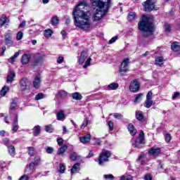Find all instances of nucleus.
I'll use <instances>...</instances> for the list:
<instances>
[{"instance_id": "f257e3e1", "label": "nucleus", "mask_w": 180, "mask_h": 180, "mask_svg": "<svg viewBox=\"0 0 180 180\" xmlns=\"http://www.w3.org/2000/svg\"><path fill=\"white\" fill-rule=\"evenodd\" d=\"M86 1L79 2L73 10V17L75 25L83 30H88L91 27V19L88 15V12H84V9L86 6Z\"/></svg>"}, {"instance_id": "f03ea898", "label": "nucleus", "mask_w": 180, "mask_h": 180, "mask_svg": "<svg viewBox=\"0 0 180 180\" xmlns=\"http://www.w3.org/2000/svg\"><path fill=\"white\" fill-rule=\"evenodd\" d=\"M94 13L91 16L93 22L101 20L108 13L112 0H91Z\"/></svg>"}, {"instance_id": "7ed1b4c3", "label": "nucleus", "mask_w": 180, "mask_h": 180, "mask_svg": "<svg viewBox=\"0 0 180 180\" xmlns=\"http://www.w3.org/2000/svg\"><path fill=\"white\" fill-rule=\"evenodd\" d=\"M138 29L141 32L143 37L151 36L154 33V25L151 22L150 17L143 15L138 23Z\"/></svg>"}, {"instance_id": "20e7f679", "label": "nucleus", "mask_w": 180, "mask_h": 180, "mask_svg": "<svg viewBox=\"0 0 180 180\" xmlns=\"http://www.w3.org/2000/svg\"><path fill=\"white\" fill-rule=\"evenodd\" d=\"M112 155L110 150H103L98 158V165H103V162L109 161V158Z\"/></svg>"}, {"instance_id": "39448f33", "label": "nucleus", "mask_w": 180, "mask_h": 180, "mask_svg": "<svg viewBox=\"0 0 180 180\" xmlns=\"http://www.w3.org/2000/svg\"><path fill=\"white\" fill-rule=\"evenodd\" d=\"M131 143L134 148H141V144H144V131H140L138 139L136 140L132 139Z\"/></svg>"}, {"instance_id": "423d86ee", "label": "nucleus", "mask_w": 180, "mask_h": 180, "mask_svg": "<svg viewBox=\"0 0 180 180\" xmlns=\"http://www.w3.org/2000/svg\"><path fill=\"white\" fill-rule=\"evenodd\" d=\"M129 64H130V59H129V58L124 59L120 68V72H122V74L127 72V71H129V68H127Z\"/></svg>"}, {"instance_id": "0eeeda50", "label": "nucleus", "mask_w": 180, "mask_h": 180, "mask_svg": "<svg viewBox=\"0 0 180 180\" xmlns=\"http://www.w3.org/2000/svg\"><path fill=\"white\" fill-rule=\"evenodd\" d=\"M143 6L145 12H151V11H153V9H154L155 7L153 0H147L146 1L143 2Z\"/></svg>"}, {"instance_id": "6e6552de", "label": "nucleus", "mask_w": 180, "mask_h": 180, "mask_svg": "<svg viewBox=\"0 0 180 180\" xmlns=\"http://www.w3.org/2000/svg\"><path fill=\"white\" fill-rule=\"evenodd\" d=\"M10 32L11 31H8V32L4 34L5 44L6 46H8V47H11V46L13 44V41H12V33Z\"/></svg>"}, {"instance_id": "1a4fd4ad", "label": "nucleus", "mask_w": 180, "mask_h": 180, "mask_svg": "<svg viewBox=\"0 0 180 180\" xmlns=\"http://www.w3.org/2000/svg\"><path fill=\"white\" fill-rule=\"evenodd\" d=\"M29 84V82L26 77H23L21 80H20V89L22 92H25L26 89H27V86Z\"/></svg>"}, {"instance_id": "9d476101", "label": "nucleus", "mask_w": 180, "mask_h": 180, "mask_svg": "<svg viewBox=\"0 0 180 180\" xmlns=\"http://www.w3.org/2000/svg\"><path fill=\"white\" fill-rule=\"evenodd\" d=\"M9 25V18L6 17V15L3 14L0 17V27L5 26V27H8Z\"/></svg>"}, {"instance_id": "9b49d317", "label": "nucleus", "mask_w": 180, "mask_h": 180, "mask_svg": "<svg viewBox=\"0 0 180 180\" xmlns=\"http://www.w3.org/2000/svg\"><path fill=\"white\" fill-rule=\"evenodd\" d=\"M140 89V84L136 80H134L131 82L129 86V91L131 92H137Z\"/></svg>"}, {"instance_id": "f8f14e48", "label": "nucleus", "mask_w": 180, "mask_h": 180, "mask_svg": "<svg viewBox=\"0 0 180 180\" xmlns=\"http://www.w3.org/2000/svg\"><path fill=\"white\" fill-rule=\"evenodd\" d=\"M41 84V77L40 75H37L35 76V78L33 81V86L35 89H39L40 88V85Z\"/></svg>"}, {"instance_id": "ddd939ff", "label": "nucleus", "mask_w": 180, "mask_h": 180, "mask_svg": "<svg viewBox=\"0 0 180 180\" xmlns=\"http://www.w3.org/2000/svg\"><path fill=\"white\" fill-rule=\"evenodd\" d=\"M18 114H14V120H13V131L16 133L19 129V124H18Z\"/></svg>"}, {"instance_id": "4468645a", "label": "nucleus", "mask_w": 180, "mask_h": 180, "mask_svg": "<svg viewBox=\"0 0 180 180\" xmlns=\"http://www.w3.org/2000/svg\"><path fill=\"white\" fill-rule=\"evenodd\" d=\"M86 58H88V52L86 51H82L79 58V64L82 65L85 63Z\"/></svg>"}, {"instance_id": "2eb2a0df", "label": "nucleus", "mask_w": 180, "mask_h": 180, "mask_svg": "<svg viewBox=\"0 0 180 180\" xmlns=\"http://www.w3.org/2000/svg\"><path fill=\"white\" fill-rule=\"evenodd\" d=\"M30 58H32V56L30 54H24L21 58V63L22 65L29 64V61H30Z\"/></svg>"}, {"instance_id": "dca6fc26", "label": "nucleus", "mask_w": 180, "mask_h": 180, "mask_svg": "<svg viewBox=\"0 0 180 180\" xmlns=\"http://www.w3.org/2000/svg\"><path fill=\"white\" fill-rule=\"evenodd\" d=\"M15 77H16V74L13 70H11L7 76V83H11L13 81V79H15Z\"/></svg>"}, {"instance_id": "f3484780", "label": "nucleus", "mask_w": 180, "mask_h": 180, "mask_svg": "<svg viewBox=\"0 0 180 180\" xmlns=\"http://www.w3.org/2000/svg\"><path fill=\"white\" fill-rule=\"evenodd\" d=\"M56 119L60 122L65 120V114L63 110H60L56 113Z\"/></svg>"}, {"instance_id": "a211bd4d", "label": "nucleus", "mask_w": 180, "mask_h": 180, "mask_svg": "<svg viewBox=\"0 0 180 180\" xmlns=\"http://www.w3.org/2000/svg\"><path fill=\"white\" fill-rule=\"evenodd\" d=\"M136 119L139 122H143L144 120V114L141 110L136 111Z\"/></svg>"}, {"instance_id": "6ab92c4d", "label": "nucleus", "mask_w": 180, "mask_h": 180, "mask_svg": "<svg viewBox=\"0 0 180 180\" xmlns=\"http://www.w3.org/2000/svg\"><path fill=\"white\" fill-rule=\"evenodd\" d=\"M131 136H136L137 134V129L134 128V125L129 124L127 127Z\"/></svg>"}, {"instance_id": "aec40b11", "label": "nucleus", "mask_w": 180, "mask_h": 180, "mask_svg": "<svg viewBox=\"0 0 180 180\" xmlns=\"http://www.w3.org/2000/svg\"><path fill=\"white\" fill-rule=\"evenodd\" d=\"M80 167H81V165L79 163L75 164L72 167V169H70L71 174H77V172H78V171L81 169Z\"/></svg>"}, {"instance_id": "412c9836", "label": "nucleus", "mask_w": 180, "mask_h": 180, "mask_svg": "<svg viewBox=\"0 0 180 180\" xmlns=\"http://www.w3.org/2000/svg\"><path fill=\"white\" fill-rule=\"evenodd\" d=\"M160 153H161V148H152L150 150H149V154H150V155H153V156H157L158 155V154H160Z\"/></svg>"}, {"instance_id": "4be33fe9", "label": "nucleus", "mask_w": 180, "mask_h": 180, "mask_svg": "<svg viewBox=\"0 0 180 180\" xmlns=\"http://www.w3.org/2000/svg\"><path fill=\"white\" fill-rule=\"evenodd\" d=\"M90 141H91V136L89 134L79 138V141L81 143H83L84 144H86V143H89Z\"/></svg>"}, {"instance_id": "5701e85b", "label": "nucleus", "mask_w": 180, "mask_h": 180, "mask_svg": "<svg viewBox=\"0 0 180 180\" xmlns=\"http://www.w3.org/2000/svg\"><path fill=\"white\" fill-rule=\"evenodd\" d=\"M146 157H147V155L144 153L141 154L137 160L138 162H139L141 165H144V164H146Z\"/></svg>"}, {"instance_id": "b1692460", "label": "nucleus", "mask_w": 180, "mask_h": 180, "mask_svg": "<svg viewBox=\"0 0 180 180\" xmlns=\"http://www.w3.org/2000/svg\"><path fill=\"white\" fill-rule=\"evenodd\" d=\"M172 50L173 51H179L180 50V43L178 41H174L172 44Z\"/></svg>"}, {"instance_id": "393cba45", "label": "nucleus", "mask_w": 180, "mask_h": 180, "mask_svg": "<svg viewBox=\"0 0 180 180\" xmlns=\"http://www.w3.org/2000/svg\"><path fill=\"white\" fill-rule=\"evenodd\" d=\"M117 88H119V84L115 83V82H112L108 86V89L110 91H116V89H117Z\"/></svg>"}, {"instance_id": "a878e982", "label": "nucleus", "mask_w": 180, "mask_h": 180, "mask_svg": "<svg viewBox=\"0 0 180 180\" xmlns=\"http://www.w3.org/2000/svg\"><path fill=\"white\" fill-rule=\"evenodd\" d=\"M33 131V135L37 136H39V134H40V131H41V128L39 125H37L34 127Z\"/></svg>"}, {"instance_id": "bb28decb", "label": "nucleus", "mask_w": 180, "mask_h": 180, "mask_svg": "<svg viewBox=\"0 0 180 180\" xmlns=\"http://www.w3.org/2000/svg\"><path fill=\"white\" fill-rule=\"evenodd\" d=\"M68 148V146L67 145H63L62 147H60L57 152V154L58 155H63L64 153H65V150Z\"/></svg>"}, {"instance_id": "cd10ccee", "label": "nucleus", "mask_w": 180, "mask_h": 180, "mask_svg": "<svg viewBox=\"0 0 180 180\" xmlns=\"http://www.w3.org/2000/svg\"><path fill=\"white\" fill-rule=\"evenodd\" d=\"M72 97L75 101H81V99H82V95L78 92L73 93Z\"/></svg>"}, {"instance_id": "c85d7f7f", "label": "nucleus", "mask_w": 180, "mask_h": 180, "mask_svg": "<svg viewBox=\"0 0 180 180\" xmlns=\"http://www.w3.org/2000/svg\"><path fill=\"white\" fill-rule=\"evenodd\" d=\"M9 91V86H4L2 89L0 91V95L1 96H5L6 94Z\"/></svg>"}, {"instance_id": "c756f323", "label": "nucleus", "mask_w": 180, "mask_h": 180, "mask_svg": "<svg viewBox=\"0 0 180 180\" xmlns=\"http://www.w3.org/2000/svg\"><path fill=\"white\" fill-rule=\"evenodd\" d=\"M16 103L17 102L15 100L12 101V103H11V105H10V110H9L11 114L15 112V109H16Z\"/></svg>"}, {"instance_id": "7c9ffc66", "label": "nucleus", "mask_w": 180, "mask_h": 180, "mask_svg": "<svg viewBox=\"0 0 180 180\" xmlns=\"http://www.w3.org/2000/svg\"><path fill=\"white\" fill-rule=\"evenodd\" d=\"M51 22V25H53V26H56V25H58L60 20L58 19V17L55 15V16L52 17Z\"/></svg>"}, {"instance_id": "2f4dec72", "label": "nucleus", "mask_w": 180, "mask_h": 180, "mask_svg": "<svg viewBox=\"0 0 180 180\" xmlns=\"http://www.w3.org/2000/svg\"><path fill=\"white\" fill-rule=\"evenodd\" d=\"M8 153L10 155H11V157H15V146H8Z\"/></svg>"}, {"instance_id": "473e14b6", "label": "nucleus", "mask_w": 180, "mask_h": 180, "mask_svg": "<svg viewBox=\"0 0 180 180\" xmlns=\"http://www.w3.org/2000/svg\"><path fill=\"white\" fill-rule=\"evenodd\" d=\"M44 37L46 38L51 37L53 36V30L48 29L44 31Z\"/></svg>"}, {"instance_id": "72a5a7b5", "label": "nucleus", "mask_w": 180, "mask_h": 180, "mask_svg": "<svg viewBox=\"0 0 180 180\" xmlns=\"http://www.w3.org/2000/svg\"><path fill=\"white\" fill-rule=\"evenodd\" d=\"M128 20H129L130 22L131 20H134V19H136V13L134 12H130L129 14H128Z\"/></svg>"}, {"instance_id": "f704fd0d", "label": "nucleus", "mask_w": 180, "mask_h": 180, "mask_svg": "<svg viewBox=\"0 0 180 180\" xmlns=\"http://www.w3.org/2000/svg\"><path fill=\"white\" fill-rule=\"evenodd\" d=\"M164 62V58L162 57H158L155 59V64L156 65H162V63Z\"/></svg>"}, {"instance_id": "c9c22d12", "label": "nucleus", "mask_w": 180, "mask_h": 180, "mask_svg": "<svg viewBox=\"0 0 180 180\" xmlns=\"http://www.w3.org/2000/svg\"><path fill=\"white\" fill-rule=\"evenodd\" d=\"M19 54L20 53L19 52H16L13 56L11 57L9 59H8V61L9 63H15V60H16V58L18 57H19Z\"/></svg>"}, {"instance_id": "e433bc0d", "label": "nucleus", "mask_w": 180, "mask_h": 180, "mask_svg": "<svg viewBox=\"0 0 180 180\" xmlns=\"http://www.w3.org/2000/svg\"><path fill=\"white\" fill-rule=\"evenodd\" d=\"M144 106L147 108V109H149V108L153 106V100H146Z\"/></svg>"}, {"instance_id": "4c0bfd02", "label": "nucleus", "mask_w": 180, "mask_h": 180, "mask_svg": "<svg viewBox=\"0 0 180 180\" xmlns=\"http://www.w3.org/2000/svg\"><path fill=\"white\" fill-rule=\"evenodd\" d=\"M43 60V58H38L34 59V60L32 63V67H37V65H38L40 63H41V60Z\"/></svg>"}, {"instance_id": "58836bf2", "label": "nucleus", "mask_w": 180, "mask_h": 180, "mask_svg": "<svg viewBox=\"0 0 180 180\" xmlns=\"http://www.w3.org/2000/svg\"><path fill=\"white\" fill-rule=\"evenodd\" d=\"M88 123H90L89 121V118L86 117L85 118V120H84L81 129L83 130V129H85V127H86V126H88Z\"/></svg>"}, {"instance_id": "ea45409f", "label": "nucleus", "mask_w": 180, "mask_h": 180, "mask_svg": "<svg viewBox=\"0 0 180 180\" xmlns=\"http://www.w3.org/2000/svg\"><path fill=\"white\" fill-rule=\"evenodd\" d=\"M58 95L60 96V98H65V96L68 95V93L64 90H60L58 93Z\"/></svg>"}, {"instance_id": "a19ab883", "label": "nucleus", "mask_w": 180, "mask_h": 180, "mask_svg": "<svg viewBox=\"0 0 180 180\" xmlns=\"http://www.w3.org/2000/svg\"><path fill=\"white\" fill-rule=\"evenodd\" d=\"M53 126L51 124L47 125L45 127V131H47V133H53Z\"/></svg>"}, {"instance_id": "79ce46f5", "label": "nucleus", "mask_w": 180, "mask_h": 180, "mask_svg": "<svg viewBox=\"0 0 180 180\" xmlns=\"http://www.w3.org/2000/svg\"><path fill=\"white\" fill-rule=\"evenodd\" d=\"M91 61H92V59L91 58H89L83 65V68H86L87 67H89V65H91Z\"/></svg>"}, {"instance_id": "37998d69", "label": "nucleus", "mask_w": 180, "mask_h": 180, "mask_svg": "<svg viewBox=\"0 0 180 180\" xmlns=\"http://www.w3.org/2000/svg\"><path fill=\"white\" fill-rule=\"evenodd\" d=\"M103 178L107 180L115 179V176H113V174H105V175H103Z\"/></svg>"}, {"instance_id": "c03bdc74", "label": "nucleus", "mask_w": 180, "mask_h": 180, "mask_svg": "<svg viewBox=\"0 0 180 180\" xmlns=\"http://www.w3.org/2000/svg\"><path fill=\"white\" fill-rule=\"evenodd\" d=\"M59 168V172L60 174H64V172H65V166L63 164H60Z\"/></svg>"}, {"instance_id": "a18cd8bd", "label": "nucleus", "mask_w": 180, "mask_h": 180, "mask_svg": "<svg viewBox=\"0 0 180 180\" xmlns=\"http://www.w3.org/2000/svg\"><path fill=\"white\" fill-rule=\"evenodd\" d=\"M142 96L143 94H138L134 101V103H138V102H140L141 101Z\"/></svg>"}, {"instance_id": "49530a36", "label": "nucleus", "mask_w": 180, "mask_h": 180, "mask_svg": "<svg viewBox=\"0 0 180 180\" xmlns=\"http://www.w3.org/2000/svg\"><path fill=\"white\" fill-rule=\"evenodd\" d=\"M43 98H44V94H43V93H39L35 96V101H40V99H43Z\"/></svg>"}, {"instance_id": "de8ad7c7", "label": "nucleus", "mask_w": 180, "mask_h": 180, "mask_svg": "<svg viewBox=\"0 0 180 180\" xmlns=\"http://www.w3.org/2000/svg\"><path fill=\"white\" fill-rule=\"evenodd\" d=\"M32 162L35 165H39V164H40V157L39 156H36L34 159V161H32Z\"/></svg>"}, {"instance_id": "09e8293b", "label": "nucleus", "mask_w": 180, "mask_h": 180, "mask_svg": "<svg viewBox=\"0 0 180 180\" xmlns=\"http://www.w3.org/2000/svg\"><path fill=\"white\" fill-rule=\"evenodd\" d=\"M16 39L17 40H22L23 39V32L22 31L18 32Z\"/></svg>"}, {"instance_id": "8fccbe9b", "label": "nucleus", "mask_w": 180, "mask_h": 180, "mask_svg": "<svg viewBox=\"0 0 180 180\" xmlns=\"http://www.w3.org/2000/svg\"><path fill=\"white\" fill-rule=\"evenodd\" d=\"M165 30L169 33L171 32V25L168 23H165Z\"/></svg>"}, {"instance_id": "3c124183", "label": "nucleus", "mask_w": 180, "mask_h": 180, "mask_svg": "<svg viewBox=\"0 0 180 180\" xmlns=\"http://www.w3.org/2000/svg\"><path fill=\"white\" fill-rule=\"evenodd\" d=\"M28 153L30 155H34V148L28 147Z\"/></svg>"}, {"instance_id": "603ef678", "label": "nucleus", "mask_w": 180, "mask_h": 180, "mask_svg": "<svg viewBox=\"0 0 180 180\" xmlns=\"http://www.w3.org/2000/svg\"><path fill=\"white\" fill-rule=\"evenodd\" d=\"M54 151V149L52 147H47L46 148V152L47 153V154H53Z\"/></svg>"}, {"instance_id": "864d4df0", "label": "nucleus", "mask_w": 180, "mask_h": 180, "mask_svg": "<svg viewBox=\"0 0 180 180\" xmlns=\"http://www.w3.org/2000/svg\"><path fill=\"white\" fill-rule=\"evenodd\" d=\"M120 180H133L131 176H122Z\"/></svg>"}, {"instance_id": "5fc2aeb1", "label": "nucleus", "mask_w": 180, "mask_h": 180, "mask_svg": "<svg viewBox=\"0 0 180 180\" xmlns=\"http://www.w3.org/2000/svg\"><path fill=\"white\" fill-rule=\"evenodd\" d=\"M153 98V92L151 91H148L146 95V100L151 101Z\"/></svg>"}, {"instance_id": "6e6d98bb", "label": "nucleus", "mask_w": 180, "mask_h": 180, "mask_svg": "<svg viewBox=\"0 0 180 180\" xmlns=\"http://www.w3.org/2000/svg\"><path fill=\"white\" fill-rule=\"evenodd\" d=\"M70 160H72V161H75V160H77V153L73 152L70 154Z\"/></svg>"}, {"instance_id": "4d7b16f0", "label": "nucleus", "mask_w": 180, "mask_h": 180, "mask_svg": "<svg viewBox=\"0 0 180 180\" xmlns=\"http://www.w3.org/2000/svg\"><path fill=\"white\" fill-rule=\"evenodd\" d=\"M113 116L115 119H118V120L122 119L123 117V115H122V114L120 113H114Z\"/></svg>"}, {"instance_id": "13d9d810", "label": "nucleus", "mask_w": 180, "mask_h": 180, "mask_svg": "<svg viewBox=\"0 0 180 180\" xmlns=\"http://www.w3.org/2000/svg\"><path fill=\"white\" fill-rule=\"evenodd\" d=\"M108 126L109 130H110V131H113V122L109 121V122H108Z\"/></svg>"}, {"instance_id": "bf43d9fd", "label": "nucleus", "mask_w": 180, "mask_h": 180, "mask_svg": "<svg viewBox=\"0 0 180 180\" xmlns=\"http://www.w3.org/2000/svg\"><path fill=\"white\" fill-rule=\"evenodd\" d=\"M165 137V141L167 143H169L171 141V134H167Z\"/></svg>"}, {"instance_id": "052dcab7", "label": "nucleus", "mask_w": 180, "mask_h": 180, "mask_svg": "<svg viewBox=\"0 0 180 180\" xmlns=\"http://www.w3.org/2000/svg\"><path fill=\"white\" fill-rule=\"evenodd\" d=\"M3 143L5 146H6L7 147H10L9 146V139L8 138H5L3 139Z\"/></svg>"}, {"instance_id": "680f3d73", "label": "nucleus", "mask_w": 180, "mask_h": 180, "mask_svg": "<svg viewBox=\"0 0 180 180\" xmlns=\"http://www.w3.org/2000/svg\"><path fill=\"white\" fill-rule=\"evenodd\" d=\"M63 61H64V57L63 56H59L56 60V63L58 64H62Z\"/></svg>"}, {"instance_id": "e2e57ef3", "label": "nucleus", "mask_w": 180, "mask_h": 180, "mask_svg": "<svg viewBox=\"0 0 180 180\" xmlns=\"http://www.w3.org/2000/svg\"><path fill=\"white\" fill-rule=\"evenodd\" d=\"M34 167H36V165L33 162H31L29 165V169L31 171H33V169H34Z\"/></svg>"}, {"instance_id": "0e129e2a", "label": "nucleus", "mask_w": 180, "mask_h": 180, "mask_svg": "<svg viewBox=\"0 0 180 180\" xmlns=\"http://www.w3.org/2000/svg\"><path fill=\"white\" fill-rule=\"evenodd\" d=\"M117 40V37H113L110 41H109V44H113V43H115V41H116Z\"/></svg>"}, {"instance_id": "69168bd1", "label": "nucleus", "mask_w": 180, "mask_h": 180, "mask_svg": "<svg viewBox=\"0 0 180 180\" xmlns=\"http://www.w3.org/2000/svg\"><path fill=\"white\" fill-rule=\"evenodd\" d=\"M57 143L58 146H63V143H64V140L63 139L60 138L57 139Z\"/></svg>"}, {"instance_id": "338daca9", "label": "nucleus", "mask_w": 180, "mask_h": 180, "mask_svg": "<svg viewBox=\"0 0 180 180\" xmlns=\"http://www.w3.org/2000/svg\"><path fill=\"white\" fill-rule=\"evenodd\" d=\"M145 180H152L153 177L150 174H146L144 176Z\"/></svg>"}, {"instance_id": "774afa93", "label": "nucleus", "mask_w": 180, "mask_h": 180, "mask_svg": "<svg viewBox=\"0 0 180 180\" xmlns=\"http://www.w3.org/2000/svg\"><path fill=\"white\" fill-rule=\"evenodd\" d=\"M19 180H29V176H27V175H23L19 179Z\"/></svg>"}]
</instances>
